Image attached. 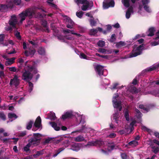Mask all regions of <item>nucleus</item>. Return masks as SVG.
Segmentation results:
<instances>
[{
    "label": "nucleus",
    "instance_id": "f257e3e1",
    "mask_svg": "<svg viewBox=\"0 0 159 159\" xmlns=\"http://www.w3.org/2000/svg\"><path fill=\"white\" fill-rule=\"evenodd\" d=\"M38 65L34 61H32L31 64L27 66V70H25L22 75V79L23 80L28 82L29 84V91L30 93L33 90V84L30 82L33 77V74H36L38 72L37 69Z\"/></svg>",
    "mask_w": 159,
    "mask_h": 159
},
{
    "label": "nucleus",
    "instance_id": "f03ea898",
    "mask_svg": "<svg viewBox=\"0 0 159 159\" xmlns=\"http://www.w3.org/2000/svg\"><path fill=\"white\" fill-rule=\"evenodd\" d=\"M89 144L92 146H97L100 147V151L102 154H107L111 150L115 148V146L114 143H108L104 142L101 140H98L89 143Z\"/></svg>",
    "mask_w": 159,
    "mask_h": 159
},
{
    "label": "nucleus",
    "instance_id": "7ed1b4c3",
    "mask_svg": "<svg viewBox=\"0 0 159 159\" xmlns=\"http://www.w3.org/2000/svg\"><path fill=\"white\" fill-rule=\"evenodd\" d=\"M135 111L136 112V115L134 120H132L129 126L128 125H125V130H121L119 131V132L120 134H123L128 133L129 130L130 131L129 132H131L134 129L133 127L135 124L137 122L140 123L141 121L142 113L138 109H136Z\"/></svg>",
    "mask_w": 159,
    "mask_h": 159
},
{
    "label": "nucleus",
    "instance_id": "20e7f679",
    "mask_svg": "<svg viewBox=\"0 0 159 159\" xmlns=\"http://www.w3.org/2000/svg\"><path fill=\"white\" fill-rule=\"evenodd\" d=\"M42 136V135L40 134H34L33 138L29 140L28 144L24 147V150L27 151L29 150V147L30 146H35L38 145L39 143V140Z\"/></svg>",
    "mask_w": 159,
    "mask_h": 159
},
{
    "label": "nucleus",
    "instance_id": "39448f33",
    "mask_svg": "<svg viewBox=\"0 0 159 159\" xmlns=\"http://www.w3.org/2000/svg\"><path fill=\"white\" fill-rule=\"evenodd\" d=\"M75 113V116L76 119L77 124H79L81 122L84 121V116L83 115H81L78 113H73L72 111H70L66 112L62 116V119L63 120L71 118Z\"/></svg>",
    "mask_w": 159,
    "mask_h": 159
},
{
    "label": "nucleus",
    "instance_id": "423d86ee",
    "mask_svg": "<svg viewBox=\"0 0 159 159\" xmlns=\"http://www.w3.org/2000/svg\"><path fill=\"white\" fill-rule=\"evenodd\" d=\"M35 13V11L32 8H27L21 12L25 17L28 16L30 18L34 17Z\"/></svg>",
    "mask_w": 159,
    "mask_h": 159
},
{
    "label": "nucleus",
    "instance_id": "0eeeda50",
    "mask_svg": "<svg viewBox=\"0 0 159 159\" xmlns=\"http://www.w3.org/2000/svg\"><path fill=\"white\" fill-rule=\"evenodd\" d=\"M8 24L9 25L11 26L14 28H16V25L18 24V22L16 15H13L11 16Z\"/></svg>",
    "mask_w": 159,
    "mask_h": 159
},
{
    "label": "nucleus",
    "instance_id": "6e6552de",
    "mask_svg": "<svg viewBox=\"0 0 159 159\" xmlns=\"http://www.w3.org/2000/svg\"><path fill=\"white\" fill-rule=\"evenodd\" d=\"M19 83L18 77L17 75H15L13 79H11L9 84L10 86L13 85L16 87L19 84Z\"/></svg>",
    "mask_w": 159,
    "mask_h": 159
},
{
    "label": "nucleus",
    "instance_id": "1a4fd4ad",
    "mask_svg": "<svg viewBox=\"0 0 159 159\" xmlns=\"http://www.w3.org/2000/svg\"><path fill=\"white\" fill-rule=\"evenodd\" d=\"M87 2H85L81 7V9L84 11H86L89 7L91 9L93 5V3L92 2H89L87 0Z\"/></svg>",
    "mask_w": 159,
    "mask_h": 159
},
{
    "label": "nucleus",
    "instance_id": "9d476101",
    "mask_svg": "<svg viewBox=\"0 0 159 159\" xmlns=\"http://www.w3.org/2000/svg\"><path fill=\"white\" fill-rule=\"evenodd\" d=\"M113 106L114 108L119 109L120 111L122 109L121 102L120 100H113Z\"/></svg>",
    "mask_w": 159,
    "mask_h": 159
},
{
    "label": "nucleus",
    "instance_id": "9b49d317",
    "mask_svg": "<svg viewBox=\"0 0 159 159\" xmlns=\"http://www.w3.org/2000/svg\"><path fill=\"white\" fill-rule=\"evenodd\" d=\"M103 66L100 65H97L96 66L95 69L96 71L100 76L103 75Z\"/></svg>",
    "mask_w": 159,
    "mask_h": 159
},
{
    "label": "nucleus",
    "instance_id": "f8f14e48",
    "mask_svg": "<svg viewBox=\"0 0 159 159\" xmlns=\"http://www.w3.org/2000/svg\"><path fill=\"white\" fill-rule=\"evenodd\" d=\"M36 52L34 48H30L28 50H25L24 54L25 56H32Z\"/></svg>",
    "mask_w": 159,
    "mask_h": 159
},
{
    "label": "nucleus",
    "instance_id": "ddd939ff",
    "mask_svg": "<svg viewBox=\"0 0 159 159\" xmlns=\"http://www.w3.org/2000/svg\"><path fill=\"white\" fill-rule=\"evenodd\" d=\"M93 130L87 128V127H86L85 125H83L82 127V128L79 129V130H77V131H75L72 132H71V134H73L74 133H76L77 132H90V131H93Z\"/></svg>",
    "mask_w": 159,
    "mask_h": 159
},
{
    "label": "nucleus",
    "instance_id": "4468645a",
    "mask_svg": "<svg viewBox=\"0 0 159 159\" xmlns=\"http://www.w3.org/2000/svg\"><path fill=\"white\" fill-rule=\"evenodd\" d=\"M152 106L151 105L148 106L143 105H140L139 108L143 110V112L144 113H146L148 112L151 108Z\"/></svg>",
    "mask_w": 159,
    "mask_h": 159
},
{
    "label": "nucleus",
    "instance_id": "2eb2a0df",
    "mask_svg": "<svg viewBox=\"0 0 159 159\" xmlns=\"http://www.w3.org/2000/svg\"><path fill=\"white\" fill-rule=\"evenodd\" d=\"M158 67H159V63L157 64L156 66H155L152 67L151 66L147 68L142 71V73L146 74V73L148 72H149L154 70Z\"/></svg>",
    "mask_w": 159,
    "mask_h": 159
},
{
    "label": "nucleus",
    "instance_id": "dca6fc26",
    "mask_svg": "<svg viewBox=\"0 0 159 159\" xmlns=\"http://www.w3.org/2000/svg\"><path fill=\"white\" fill-rule=\"evenodd\" d=\"M66 22L68 24L66 25V27L69 29H72L74 24V22L69 17H67L66 18Z\"/></svg>",
    "mask_w": 159,
    "mask_h": 159
},
{
    "label": "nucleus",
    "instance_id": "f3484780",
    "mask_svg": "<svg viewBox=\"0 0 159 159\" xmlns=\"http://www.w3.org/2000/svg\"><path fill=\"white\" fill-rule=\"evenodd\" d=\"M45 153L44 150H42L39 151H37L34 155V157L35 158H42V155Z\"/></svg>",
    "mask_w": 159,
    "mask_h": 159
},
{
    "label": "nucleus",
    "instance_id": "a211bd4d",
    "mask_svg": "<svg viewBox=\"0 0 159 159\" xmlns=\"http://www.w3.org/2000/svg\"><path fill=\"white\" fill-rule=\"evenodd\" d=\"M41 119L40 116H38L35 123L34 125V126H35L36 127H37L38 128V129H39L40 128L41 125Z\"/></svg>",
    "mask_w": 159,
    "mask_h": 159
},
{
    "label": "nucleus",
    "instance_id": "6ab92c4d",
    "mask_svg": "<svg viewBox=\"0 0 159 159\" xmlns=\"http://www.w3.org/2000/svg\"><path fill=\"white\" fill-rule=\"evenodd\" d=\"M133 8L132 7H130L129 8L127 11L126 12V14H125V16L126 18L128 19L130 18V15H131V13H133Z\"/></svg>",
    "mask_w": 159,
    "mask_h": 159
},
{
    "label": "nucleus",
    "instance_id": "aec40b11",
    "mask_svg": "<svg viewBox=\"0 0 159 159\" xmlns=\"http://www.w3.org/2000/svg\"><path fill=\"white\" fill-rule=\"evenodd\" d=\"M120 116L119 114L118 113H115L113 114L112 116V118L116 122V123L118 124L119 122V119Z\"/></svg>",
    "mask_w": 159,
    "mask_h": 159
},
{
    "label": "nucleus",
    "instance_id": "412c9836",
    "mask_svg": "<svg viewBox=\"0 0 159 159\" xmlns=\"http://www.w3.org/2000/svg\"><path fill=\"white\" fill-rule=\"evenodd\" d=\"M74 140L76 142H80L84 141L85 138L83 136L80 135L75 137Z\"/></svg>",
    "mask_w": 159,
    "mask_h": 159
},
{
    "label": "nucleus",
    "instance_id": "4be33fe9",
    "mask_svg": "<svg viewBox=\"0 0 159 159\" xmlns=\"http://www.w3.org/2000/svg\"><path fill=\"white\" fill-rule=\"evenodd\" d=\"M80 149V144L78 143H75L72 145L71 149L75 151H78Z\"/></svg>",
    "mask_w": 159,
    "mask_h": 159
},
{
    "label": "nucleus",
    "instance_id": "5701e85b",
    "mask_svg": "<svg viewBox=\"0 0 159 159\" xmlns=\"http://www.w3.org/2000/svg\"><path fill=\"white\" fill-rule=\"evenodd\" d=\"M129 90V91L132 93H138V90L135 87L132 86L130 87Z\"/></svg>",
    "mask_w": 159,
    "mask_h": 159
},
{
    "label": "nucleus",
    "instance_id": "b1692460",
    "mask_svg": "<svg viewBox=\"0 0 159 159\" xmlns=\"http://www.w3.org/2000/svg\"><path fill=\"white\" fill-rule=\"evenodd\" d=\"M149 93L155 96L159 97V90H155L148 92Z\"/></svg>",
    "mask_w": 159,
    "mask_h": 159
},
{
    "label": "nucleus",
    "instance_id": "393cba45",
    "mask_svg": "<svg viewBox=\"0 0 159 159\" xmlns=\"http://www.w3.org/2000/svg\"><path fill=\"white\" fill-rule=\"evenodd\" d=\"M49 124L55 130L58 131L60 130V127L57 126V125L56 123L54 122H49Z\"/></svg>",
    "mask_w": 159,
    "mask_h": 159
},
{
    "label": "nucleus",
    "instance_id": "a878e982",
    "mask_svg": "<svg viewBox=\"0 0 159 159\" xmlns=\"http://www.w3.org/2000/svg\"><path fill=\"white\" fill-rule=\"evenodd\" d=\"M8 61H6L5 65L6 66H9L14 63L15 58L14 57L10 59H8Z\"/></svg>",
    "mask_w": 159,
    "mask_h": 159
},
{
    "label": "nucleus",
    "instance_id": "bb28decb",
    "mask_svg": "<svg viewBox=\"0 0 159 159\" xmlns=\"http://www.w3.org/2000/svg\"><path fill=\"white\" fill-rule=\"evenodd\" d=\"M155 31V29L154 27H151L148 30L149 34H148V36H152L154 35V32Z\"/></svg>",
    "mask_w": 159,
    "mask_h": 159
},
{
    "label": "nucleus",
    "instance_id": "cd10ccee",
    "mask_svg": "<svg viewBox=\"0 0 159 159\" xmlns=\"http://www.w3.org/2000/svg\"><path fill=\"white\" fill-rule=\"evenodd\" d=\"M8 116L9 119H12L11 121H12V120L16 119L17 117L16 114L13 113H8Z\"/></svg>",
    "mask_w": 159,
    "mask_h": 159
},
{
    "label": "nucleus",
    "instance_id": "c85d7f7f",
    "mask_svg": "<svg viewBox=\"0 0 159 159\" xmlns=\"http://www.w3.org/2000/svg\"><path fill=\"white\" fill-rule=\"evenodd\" d=\"M141 54V52L140 51H138L136 50V52H135L134 53H130L129 57H135Z\"/></svg>",
    "mask_w": 159,
    "mask_h": 159
},
{
    "label": "nucleus",
    "instance_id": "c756f323",
    "mask_svg": "<svg viewBox=\"0 0 159 159\" xmlns=\"http://www.w3.org/2000/svg\"><path fill=\"white\" fill-rule=\"evenodd\" d=\"M138 144V142L136 140H133L129 143V145L133 147L137 146Z\"/></svg>",
    "mask_w": 159,
    "mask_h": 159
},
{
    "label": "nucleus",
    "instance_id": "7c9ffc66",
    "mask_svg": "<svg viewBox=\"0 0 159 159\" xmlns=\"http://www.w3.org/2000/svg\"><path fill=\"white\" fill-rule=\"evenodd\" d=\"M49 117L48 118L50 119L51 120H54L56 119V116L55 113L53 112H50L49 115Z\"/></svg>",
    "mask_w": 159,
    "mask_h": 159
},
{
    "label": "nucleus",
    "instance_id": "2f4dec72",
    "mask_svg": "<svg viewBox=\"0 0 159 159\" xmlns=\"http://www.w3.org/2000/svg\"><path fill=\"white\" fill-rule=\"evenodd\" d=\"M121 1L125 7H128L129 6L130 0H122Z\"/></svg>",
    "mask_w": 159,
    "mask_h": 159
},
{
    "label": "nucleus",
    "instance_id": "473e14b6",
    "mask_svg": "<svg viewBox=\"0 0 159 159\" xmlns=\"http://www.w3.org/2000/svg\"><path fill=\"white\" fill-rule=\"evenodd\" d=\"M38 52L40 55H44L45 52L44 49L42 47H40L38 49Z\"/></svg>",
    "mask_w": 159,
    "mask_h": 159
},
{
    "label": "nucleus",
    "instance_id": "72a5a7b5",
    "mask_svg": "<svg viewBox=\"0 0 159 159\" xmlns=\"http://www.w3.org/2000/svg\"><path fill=\"white\" fill-rule=\"evenodd\" d=\"M34 122L30 120L27 123L26 125V128L28 129H30L32 126Z\"/></svg>",
    "mask_w": 159,
    "mask_h": 159
},
{
    "label": "nucleus",
    "instance_id": "f704fd0d",
    "mask_svg": "<svg viewBox=\"0 0 159 159\" xmlns=\"http://www.w3.org/2000/svg\"><path fill=\"white\" fill-rule=\"evenodd\" d=\"M46 16V15L45 14L42 15L40 12H38L36 14L35 12L34 17L38 18H43V16Z\"/></svg>",
    "mask_w": 159,
    "mask_h": 159
},
{
    "label": "nucleus",
    "instance_id": "c9c22d12",
    "mask_svg": "<svg viewBox=\"0 0 159 159\" xmlns=\"http://www.w3.org/2000/svg\"><path fill=\"white\" fill-rule=\"evenodd\" d=\"M125 42L120 41L119 42L117 43L116 44V46L117 48L121 47L122 46H125Z\"/></svg>",
    "mask_w": 159,
    "mask_h": 159
},
{
    "label": "nucleus",
    "instance_id": "e433bc0d",
    "mask_svg": "<svg viewBox=\"0 0 159 159\" xmlns=\"http://www.w3.org/2000/svg\"><path fill=\"white\" fill-rule=\"evenodd\" d=\"M119 85L118 83H114L110 86V88L111 90H114L118 89L117 86Z\"/></svg>",
    "mask_w": 159,
    "mask_h": 159
},
{
    "label": "nucleus",
    "instance_id": "4c0bfd02",
    "mask_svg": "<svg viewBox=\"0 0 159 159\" xmlns=\"http://www.w3.org/2000/svg\"><path fill=\"white\" fill-rule=\"evenodd\" d=\"M89 21L90 25L92 26H96V25L97 24V22L94 20V18H93V19H90L89 20Z\"/></svg>",
    "mask_w": 159,
    "mask_h": 159
},
{
    "label": "nucleus",
    "instance_id": "58836bf2",
    "mask_svg": "<svg viewBox=\"0 0 159 159\" xmlns=\"http://www.w3.org/2000/svg\"><path fill=\"white\" fill-rule=\"evenodd\" d=\"M124 116L126 118V119L127 121H129V114L128 111L127 110H126L125 111V113H124Z\"/></svg>",
    "mask_w": 159,
    "mask_h": 159
},
{
    "label": "nucleus",
    "instance_id": "ea45409f",
    "mask_svg": "<svg viewBox=\"0 0 159 159\" xmlns=\"http://www.w3.org/2000/svg\"><path fill=\"white\" fill-rule=\"evenodd\" d=\"M97 45L100 47H103L105 45V43L103 41H99L97 43Z\"/></svg>",
    "mask_w": 159,
    "mask_h": 159
},
{
    "label": "nucleus",
    "instance_id": "a19ab883",
    "mask_svg": "<svg viewBox=\"0 0 159 159\" xmlns=\"http://www.w3.org/2000/svg\"><path fill=\"white\" fill-rule=\"evenodd\" d=\"M116 39L115 37V34H113L111 36L110 39L109 40V41L111 43H113L116 41Z\"/></svg>",
    "mask_w": 159,
    "mask_h": 159
},
{
    "label": "nucleus",
    "instance_id": "79ce46f5",
    "mask_svg": "<svg viewBox=\"0 0 159 159\" xmlns=\"http://www.w3.org/2000/svg\"><path fill=\"white\" fill-rule=\"evenodd\" d=\"M15 35L16 37L18 40H20L21 39V36L20 35V32L16 31L15 33Z\"/></svg>",
    "mask_w": 159,
    "mask_h": 159
},
{
    "label": "nucleus",
    "instance_id": "37998d69",
    "mask_svg": "<svg viewBox=\"0 0 159 159\" xmlns=\"http://www.w3.org/2000/svg\"><path fill=\"white\" fill-rule=\"evenodd\" d=\"M142 129L143 131H147V132L149 133H150L152 131L151 130L148 129L146 126L143 125L142 126Z\"/></svg>",
    "mask_w": 159,
    "mask_h": 159
},
{
    "label": "nucleus",
    "instance_id": "c03bdc74",
    "mask_svg": "<svg viewBox=\"0 0 159 159\" xmlns=\"http://www.w3.org/2000/svg\"><path fill=\"white\" fill-rule=\"evenodd\" d=\"M83 14L84 12L82 11H80L76 12V15L78 17L81 18L83 16Z\"/></svg>",
    "mask_w": 159,
    "mask_h": 159
},
{
    "label": "nucleus",
    "instance_id": "a18cd8bd",
    "mask_svg": "<svg viewBox=\"0 0 159 159\" xmlns=\"http://www.w3.org/2000/svg\"><path fill=\"white\" fill-rule=\"evenodd\" d=\"M85 2H87V0H75L76 3L79 5L80 4H84Z\"/></svg>",
    "mask_w": 159,
    "mask_h": 159
},
{
    "label": "nucleus",
    "instance_id": "49530a36",
    "mask_svg": "<svg viewBox=\"0 0 159 159\" xmlns=\"http://www.w3.org/2000/svg\"><path fill=\"white\" fill-rule=\"evenodd\" d=\"M144 46V44H142L137 47L136 48V50L138 51H140L141 52V53H142V48Z\"/></svg>",
    "mask_w": 159,
    "mask_h": 159
},
{
    "label": "nucleus",
    "instance_id": "de8ad7c7",
    "mask_svg": "<svg viewBox=\"0 0 159 159\" xmlns=\"http://www.w3.org/2000/svg\"><path fill=\"white\" fill-rule=\"evenodd\" d=\"M64 149V148H61L57 150L56 152V153L53 155V157H56L59 153L61 152Z\"/></svg>",
    "mask_w": 159,
    "mask_h": 159
},
{
    "label": "nucleus",
    "instance_id": "09e8293b",
    "mask_svg": "<svg viewBox=\"0 0 159 159\" xmlns=\"http://www.w3.org/2000/svg\"><path fill=\"white\" fill-rule=\"evenodd\" d=\"M143 8L145 11L148 13L151 12V10L149 8V7L147 5H144L143 7Z\"/></svg>",
    "mask_w": 159,
    "mask_h": 159
},
{
    "label": "nucleus",
    "instance_id": "8fccbe9b",
    "mask_svg": "<svg viewBox=\"0 0 159 159\" xmlns=\"http://www.w3.org/2000/svg\"><path fill=\"white\" fill-rule=\"evenodd\" d=\"M80 57L82 59H88L87 56L83 53H81L80 55Z\"/></svg>",
    "mask_w": 159,
    "mask_h": 159
},
{
    "label": "nucleus",
    "instance_id": "3c124183",
    "mask_svg": "<svg viewBox=\"0 0 159 159\" xmlns=\"http://www.w3.org/2000/svg\"><path fill=\"white\" fill-rule=\"evenodd\" d=\"M20 17L21 18V20L20 21V23H22L23 21L25 20V17L23 14L21 13L19 15Z\"/></svg>",
    "mask_w": 159,
    "mask_h": 159
},
{
    "label": "nucleus",
    "instance_id": "603ef678",
    "mask_svg": "<svg viewBox=\"0 0 159 159\" xmlns=\"http://www.w3.org/2000/svg\"><path fill=\"white\" fill-rule=\"evenodd\" d=\"M9 71H11L14 72H18L16 68L15 67H10L9 68Z\"/></svg>",
    "mask_w": 159,
    "mask_h": 159
},
{
    "label": "nucleus",
    "instance_id": "864d4df0",
    "mask_svg": "<svg viewBox=\"0 0 159 159\" xmlns=\"http://www.w3.org/2000/svg\"><path fill=\"white\" fill-rule=\"evenodd\" d=\"M152 151L155 153H157L159 151V148L158 147H152Z\"/></svg>",
    "mask_w": 159,
    "mask_h": 159
},
{
    "label": "nucleus",
    "instance_id": "5fc2aeb1",
    "mask_svg": "<svg viewBox=\"0 0 159 159\" xmlns=\"http://www.w3.org/2000/svg\"><path fill=\"white\" fill-rule=\"evenodd\" d=\"M6 7V6L5 5L0 4V11H3Z\"/></svg>",
    "mask_w": 159,
    "mask_h": 159
},
{
    "label": "nucleus",
    "instance_id": "6e6d98bb",
    "mask_svg": "<svg viewBox=\"0 0 159 159\" xmlns=\"http://www.w3.org/2000/svg\"><path fill=\"white\" fill-rule=\"evenodd\" d=\"M21 2V0H14V3L15 4L17 5H20Z\"/></svg>",
    "mask_w": 159,
    "mask_h": 159
},
{
    "label": "nucleus",
    "instance_id": "4d7b16f0",
    "mask_svg": "<svg viewBox=\"0 0 159 159\" xmlns=\"http://www.w3.org/2000/svg\"><path fill=\"white\" fill-rule=\"evenodd\" d=\"M142 2L143 5H147V4L149 3L150 1L149 0H142Z\"/></svg>",
    "mask_w": 159,
    "mask_h": 159
},
{
    "label": "nucleus",
    "instance_id": "13d9d810",
    "mask_svg": "<svg viewBox=\"0 0 159 159\" xmlns=\"http://www.w3.org/2000/svg\"><path fill=\"white\" fill-rule=\"evenodd\" d=\"M0 118L3 120H5L6 119V117L3 113H0Z\"/></svg>",
    "mask_w": 159,
    "mask_h": 159
},
{
    "label": "nucleus",
    "instance_id": "bf43d9fd",
    "mask_svg": "<svg viewBox=\"0 0 159 159\" xmlns=\"http://www.w3.org/2000/svg\"><path fill=\"white\" fill-rule=\"evenodd\" d=\"M138 78L137 77H136L133 80L132 84L133 85H136L137 84L138 81H137Z\"/></svg>",
    "mask_w": 159,
    "mask_h": 159
},
{
    "label": "nucleus",
    "instance_id": "052dcab7",
    "mask_svg": "<svg viewBox=\"0 0 159 159\" xmlns=\"http://www.w3.org/2000/svg\"><path fill=\"white\" fill-rule=\"evenodd\" d=\"M18 68L17 69L18 71H20L21 69L23 67V64H18Z\"/></svg>",
    "mask_w": 159,
    "mask_h": 159
},
{
    "label": "nucleus",
    "instance_id": "680f3d73",
    "mask_svg": "<svg viewBox=\"0 0 159 159\" xmlns=\"http://www.w3.org/2000/svg\"><path fill=\"white\" fill-rule=\"evenodd\" d=\"M106 49L102 48H99L98 50L99 52L102 53H105L106 52Z\"/></svg>",
    "mask_w": 159,
    "mask_h": 159
},
{
    "label": "nucleus",
    "instance_id": "e2e57ef3",
    "mask_svg": "<svg viewBox=\"0 0 159 159\" xmlns=\"http://www.w3.org/2000/svg\"><path fill=\"white\" fill-rule=\"evenodd\" d=\"M109 4L110 7H113L115 5V2L114 0H111L109 2Z\"/></svg>",
    "mask_w": 159,
    "mask_h": 159
},
{
    "label": "nucleus",
    "instance_id": "0e129e2a",
    "mask_svg": "<svg viewBox=\"0 0 159 159\" xmlns=\"http://www.w3.org/2000/svg\"><path fill=\"white\" fill-rule=\"evenodd\" d=\"M116 135L115 133H111L107 137L110 138H113L115 137Z\"/></svg>",
    "mask_w": 159,
    "mask_h": 159
},
{
    "label": "nucleus",
    "instance_id": "69168bd1",
    "mask_svg": "<svg viewBox=\"0 0 159 159\" xmlns=\"http://www.w3.org/2000/svg\"><path fill=\"white\" fill-rule=\"evenodd\" d=\"M90 32L92 34H95L97 33L98 30L96 29H93L91 30Z\"/></svg>",
    "mask_w": 159,
    "mask_h": 159
},
{
    "label": "nucleus",
    "instance_id": "338daca9",
    "mask_svg": "<svg viewBox=\"0 0 159 159\" xmlns=\"http://www.w3.org/2000/svg\"><path fill=\"white\" fill-rule=\"evenodd\" d=\"M18 62V64H23L24 62V60L21 58H19L17 60Z\"/></svg>",
    "mask_w": 159,
    "mask_h": 159
},
{
    "label": "nucleus",
    "instance_id": "774afa93",
    "mask_svg": "<svg viewBox=\"0 0 159 159\" xmlns=\"http://www.w3.org/2000/svg\"><path fill=\"white\" fill-rule=\"evenodd\" d=\"M121 158L122 159H127V157L125 153H122L121 155Z\"/></svg>",
    "mask_w": 159,
    "mask_h": 159
}]
</instances>
